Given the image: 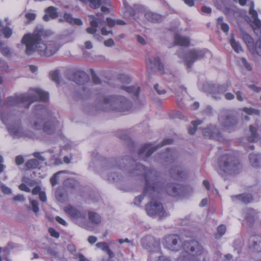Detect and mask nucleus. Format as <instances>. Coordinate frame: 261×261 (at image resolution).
<instances>
[{"label": "nucleus", "mask_w": 261, "mask_h": 261, "mask_svg": "<svg viewBox=\"0 0 261 261\" xmlns=\"http://www.w3.org/2000/svg\"><path fill=\"white\" fill-rule=\"evenodd\" d=\"M1 190L4 194L6 195H9L12 193L11 189L3 184L1 185Z\"/></svg>", "instance_id": "nucleus-51"}, {"label": "nucleus", "mask_w": 261, "mask_h": 261, "mask_svg": "<svg viewBox=\"0 0 261 261\" xmlns=\"http://www.w3.org/2000/svg\"><path fill=\"white\" fill-rule=\"evenodd\" d=\"M203 136L211 139H219L220 137V132L214 125H210L202 130Z\"/></svg>", "instance_id": "nucleus-15"}, {"label": "nucleus", "mask_w": 261, "mask_h": 261, "mask_svg": "<svg viewBox=\"0 0 261 261\" xmlns=\"http://www.w3.org/2000/svg\"><path fill=\"white\" fill-rule=\"evenodd\" d=\"M3 33L5 38H9L12 34V30L9 27H4L3 28Z\"/></svg>", "instance_id": "nucleus-48"}, {"label": "nucleus", "mask_w": 261, "mask_h": 261, "mask_svg": "<svg viewBox=\"0 0 261 261\" xmlns=\"http://www.w3.org/2000/svg\"><path fill=\"white\" fill-rule=\"evenodd\" d=\"M253 13V24L252 28L255 35L261 39V20L258 18L257 13L256 11H252Z\"/></svg>", "instance_id": "nucleus-18"}, {"label": "nucleus", "mask_w": 261, "mask_h": 261, "mask_svg": "<svg viewBox=\"0 0 261 261\" xmlns=\"http://www.w3.org/2000/svg\"><path fill=\"white\" fill-rule=\"evenodd\" d=\"M103 43L107 47H112L115 45V42L112 39H109L105 41Z\"/></svg>", "instance_id": "nucleus-62"}, {"label": "nucleus", "mask_w": 261, "mask_h": 261, "mask_svg": "<svg viewBox=\"0 0 261 261\" xmlns=\"http://www.w3.org/2000/svg\"><path fill=\"white\" fill-rule=\"evenodd\" d=\"M227 90V86L226 85H219L218 86V92L223 93Z\"/></svg>", "instance_id": "nucleus-64"}, {"label": "nucleus", "mask_w": 261, "mask_h": 261, "mask_svg": "<svg viewBox=\"0 0 261 261\" xmlns=\"http://www.w3.org/2000/svg\"><path fill=\"white\" fill-rule=\"evenodd\" d=\"M205 53V49H193L185 53L184 49L181 48L177 52V54L178 57L184 59L186 65L190 67L196 60L203 58Z\"/></svg>", "instance_id": "nucleus-7"}, {"label": "nucleus", "mask_w": 261, "mask_h": 261, "mask_svg": "<svg viewBox=\"0 0 261 261\" xmlns=\"http://www.w3.org/2000/svg\"><path fill=\"white\" fill-rule=\"evenodd\" d=\"M118 136L121 139L125 140L126 142H130V139L128 136L126 134L125 131L120 130L118 132Z\"/></svg>", "instance_id": "nucleus-44"}, {"label": "nucleus", "mask_w": 261, "mask_h": 261, "mask_svg": "<svg viewBox=\"0 0 261 261\" xmlns=\"http://www.w3.org/2000/svg\"><path fill=\"white\" fill-rule=\"evenodd\" d=\"M144 17L148 21L152 22H159L163 20V17L162 15L150 11L146 12Z\"/></svg>", "instance_id": "nucleus-28"}, {"label": "nucleus", "mask_w": 261, "mask_h": 261, "mask_svg": "<svg viewBox=\"0 0 261 261\" xmlns=\"http://www.w3.org/2000/svg\"><path fill=\"white\" fill-rule=\"evenodd\" d=\"M182 247L187 253L193 255H199L205 250L197 241L194 240L185 241Z\"/></svg>", "instance_id": "nucleus-10"}, {"label": "nucleus", "mask_w": 261, "mask_h": 261, "mask_svg": "<svg viewBox=\"0 0 261 261\" xmlns=\"http://www.w3.org/2000/svg\"><path fill=\"white\" fill-rule=\"evenodd\" d=\"M169 172L172 177L175 179L184 178L187 175V171L181 167H174L170 170Z\"/></svg>", "instance_id": "nucleus-22"}, {"label": "nucleus", "mask_w": 261, "mask_h": 261, "mask_svg": "<svg viewBox=\"0 0 261 261\" xmlns=\"http://www.w3.org/2000/svg\"><path fill=\"white\" fill-rule=\"evenodd\" d=\"M45 12L46 14L42 18L45 21H48L50 19H55L58 16L57 9L53 6H50L45 9Z\"/></svg>", "instance_id": "nucleus-25"}, {"label": "nucleus", "mask_w": 261, "mask_h": 261, "mask_svg": "<svg viewBox=\"0 0 261 261\" xmlns=\"http://www.w3.org/2000/svg\"><path fill=\"white\" fill-rule=\"evenodd\" d=\"M249 246L254 251H261V236L253 235L249 239Z\"/></svg>", "instance_id": "nucleus-20"}, {"label": "nucleus", "mask_w": 261, "mask_h": 261, "mask_svg": "<svg viewBox=\"0 0 261 261\" xmlns=\"http://www.w3.org/2000/svg\"><path fill=\"white\" fill-rule=\"evenodd\" d=\"M48 232L51 236L56 238H58L60 236L59 233L53 228H49L48 229Z\"/></svg>", "instance_id": "nucleus-60"}, {"label": "nucleus", "mask_w": 261, "mask_h": 261, "mask_svg": "<svg viewBox=\"0 0 261 261\" xmlns=\"http://www.w3.org/2000/svg\"><path fill=\"white\" fill-rule=\"evenodd\" d=\"M118 81L122 83L128 84L130 82V77L124 74H120L118 79Z\"/></svg>", "instance_id": "nucleus-45"}, {"label": "nucleus", "mask_w": 261, "mask_h": 261, "mask_svg": "<svg viewBox=\"0 0 261 261\" xmlns=\"http://www.w3.org/2000/svg\"><path fill=\"white\" fill-rule=\"evenodd\" d=\"M24 162V159L21 155H18L15 158V163L17 165H20Z\"/></svg>", "instance_id": "nucleus-63"}, {"label": "nucleus", "mask_w": 261, "mask_h": 261, "mask_svg": "<svg viewBox=\"0 0 261 261\" xmlns=\"http://www.w3.org/2000/svg\"><path fill=\"white\" fill-rule=\"evenodd\" d=\"M97 248L101 249L103 251H105L109 255L110 258L114 257V253L110 249L109 246L106 242H100L97 243L96 244Z\"/></svg>", "instance_id": "nucleus-33"}, {"label": "nucleus", "mask_w": 261, "mask_h": 261, "mask_svg": "<svg viewBox=\"0 0 261 261\" xmlns=\"http://www.w3.org/2000/svg\"><path fill=\"white\" fill-rule=\"evenodd\" d=\"M131 102L125 97L120 95L102 96L98 103V108L103 111L116 110L124 112L129 110Z\"/></svg>", "instance_id": "nucleus-4"}, {"label": "nucleus", "mask_w": 261, "mask_h": 261, "mask_svg": "<svg viewBox=\"0 0 261 261\" xmlns=\"http://www.w3.org/2000/svg\"><path fill=\"white\" fill-rule=\"evenodd\" d=\"M89 219L92 223L96 224L100 223L101 220L100 216L93 212H89Z\"/></svg>", "instance_id": "nucleus-36"}, {"label": "nucleus", "mask_w": 261, "mask_h": 261, "mask_svg": "<svg viewBox=\"0 0 261 261\" xmlns=\"http://www.w3.org/2000/svg\"><path fill=\"white\" fill-rule=\"evenodd\" d=\"M261 56V39H258L254 44V54Z\"/></svg>", "instance_id": "nucleus-42"}, {"label": "nucleus", "mask_w": 261, "mask_h": 261, "mask_svg": "<svg viewBox=\"0 0 261 261\" xmlns=\"http://www.w3.org/2000/svg\"><path fill=\"white\" fill-rule=\"evenodd\" d=\"M0 114L2 122L7 126L10 135L14 138L25 137L28 136L20 125L18 114H5L2 113V110Z\"/></svg>", "instance_id": "nucleus-5"}, {"label": "nucleus", "mask_w": 261, "mask_h": 261, "mask_svg": "<svg viewBox=\"0 0 261 261\" xmlns=\"http://www.w3.org/2000/svg\"><path fill=\"white\" fill-rule=\"evenodd\" d=\"M30 202L32 207V210L35 214L39 211V207L38 206V202L37 200L30 199Z\"/></svg>", "instance_id": "nucleus-46"}, {"label": "nucleus", "mask_w": 261, "mask_h": 261, "mask_svg": "<svg viewBox=\"0 0 261 261\" xmlns=\"http://www.w3.org/2000/svg\"><path fill=\"white\" fill-rule=\"evenodd\" d=\"M65 212L71 217L74 219L85 220L86 218V213L85 212H81L71 205H67L64 208Z\"/></svg>", "instance_id": "nucleus-16"}, {"label": "nucleus", "mask_w": 261, "mask_h": 261, "mask_svg": "<svg viewBox=\"0 0 261 261\" xmlns=\"http://www.w3.org/2000/svg\"><path fill=\"white\" fill-rule=\"evenodd\" d=\"M241 35L242 38L246 43L249 51L252 54H254V44L253 38L243 30L241 29Z\"/></svg>", "instance_id": "nucleus-17"}, {"label": "nucleus", "mask_w": 261, "mask_h": 261, "mask_svg": "<svg viewBox=\"0 0 261 261\" xmlns=\"http://www.w3.org/2000/svg\"><path fill=\"white\" fill-rule=\"evenodd\" d=\"M50 76L53 81L56 83H59V72L58 71H54L50 73Z\"/></svg>", "instance_id": "nucleus-50"}, {"label": "nucleus", "mask_w": 261, "mask_h": 261, "mask_svg": "<svg viewBox=\"0 0 261 261\" xmlns=\"http://www.w3.org/2000/svg\"><path fill=\"white\" fill-rule=\"evenodd\" d=\"M243 111L245 113H246L248 115H255L258 116L260 114V112H259V110H258L257 109H253L251 108H246V107L244 108L243 109Z\"/></svg>", "instance_id": "nucleus-40"}, {"label": "nucleus", "mask_w": 261, "mask_h": 261, "mask_svg": "<svg viewBox=\"0 0 261 261\" xmlns=\"http://www.w3.org/2000/svg\"><path fill=\"white\" fill-rule=\"evenodd\" d=\"M141 243L143 247L149 251H155L160 246V241L150 236L143 238L141 240Z\"/></svg>", "instance_id": "nucleus-11"}, {"label": "nucleus", "mask_w": 261, "mask_h": 261, "mask_svg": "<svg viewBox=\"0 0 261 261\" xmlns=\"http://www.w3.org/2000/svg\"><path fill=\"white\" fill-rule=\"evenodd\" d=\"M217 24L220 26L222 30L224 33H228L229 31V26L227 23L223 22V18L219 17L217 19Z\"/></svg>", "instance_id": "nucleus-39"}, {"label": "nucleus", "mask_w": 261, "mask_h": 261, "mask_svg": "<svg viewBox=\"0 0 261 261\" xmlns=\"http://www.w3.org/2000/svg\"><path fill=\"white\" fill-rule=\"evenodd\" d=\"M241 62L242 64L248 70H251L252 69L251 66L247 62V60L244 58H242L241 59Z\"/></svg>", "instance_id": "nucleus-57"}, {"label": "nucleus", "mask_w": 261, "mask_h": 261, "mask_svg": "<svg viewBox=\"0 0 261 261\" xmlns=\"http://www.w3.org/2000/svg\"><path fill=\"white\" fill-rule=\"evenodd\" d=\"M53 34L52 31L45 29L42 25H37L33 33L26 34L22 38L21 43L25 45V54L31 55L37 51L45 57L54 55L61 45L56 40L47 41Z\"/></svg>", "instance_id": "nucleus-2"}, {"label": "nucleus", "mask_w": 261, "mask_h": 261, "mask_svg": "<svg viewBox=\"0 0 261 261\" xmlns=\"http://www.w3.org/2000/svg\"><path fill=\"white\" fill-rule=\"evenodd\" d=\"M161 158L163 159L165 161L168 162H172L176 160L178 158L177 152L173 149H168L165 152L160 154Z\"/></svg>", "instance_id": "nucleus-24"}, {"label": "nucleus", "mask_w": 261, "mask_h": 261, "mask_svg": "<svg viewBox=\"0 0 261 261\" xmlns=\"http://www.w3.org/2000/svg\"><path fill=\"white\" fill-rule=\"evenodd\" d=\"M163 244L165 247L172 251H178L181 247V241L179 237L175 234H169L165 237Z\"/></svg>", "instance_id": "nucleus-9"}, {"label": "nucleus", "mask_w": 261, "mask_h": 261, "mask_svg": "<svg viewBox=\"0 0 261 261\" xmlns=\"http://www.w3.org/2000/svg\"><path fill=\"white\" fill-rule=\"evenodd\" d=\"M220 169L229 174H235L239 173L241 166L238 159L231 153L223 154L219 160Z\"/></svg>", "instance_id": "nucleus-6"}, {"label": "nucleus", "mask_w": 261, "mask_h": 261, "mask_svg": "<svg viewBox=\"0 0 261 261\" xmlns=\"http://www.w3.org/2000/svg\"><path fill=\"white\" fill-rule=\"evenodd\" d=\"M166 193L171 196H176L179 194L180 186L175 184H169L165 187Z\"/></svg>", "instance_id": "nucleus-27"}, {"label": "nucleus", "mask_w": 261, "mask_h": 261, "mask_svg": "<svg viewBox=\"0 0 261 261\" xmlns=\"http://www.w3.org/2000/svg\"><path fill=\"white\" fill-rule=\"evenodd\" d=\"M36 14L34 13H27L25 14V17L30 21L35 20Z\"/></svg>", "instance_id": "nucleus-59"}, {"label": "nucleus", "mask_w": 261, "mask_h": 261, "mask_svg": "<svg viewBox=\"0 0 261 261\" xmlns=\"http://www.w3.org/2000/svg\"><path fill=\"white\" fill-rule=\"evenodd\" d=\"M33 156L36 158L35 159H37L39 161L40 164L45 161V158L41 155L40 152H35L33 153Z\"/></svg>", "instance_id": "nucleus-52"}, {"label": "nucleus", "mask_w": 261, "mask_h": 261, "mask_svg": "<svg viewBox=\"0 0 261 261\" xmlns=\"http://www.w3.org/2000/svg\"><path fill=\"white\" fill-rule=\"evenodd\" d=\"M101 166V174L107 175V179L110 182L120 181L122 175L120 172L125 167L121 164H128L126 170L133 176L143 175L145 184L144 194L148 195L150 202L146 206V211L148 215L162 218L165 216L162 204L159 201L161 193L163 191V184L159 180V173L154 169H147L141 164L134 161L129 163L127 159H106L99 154L93 158L89 164V167L94 168V164Z\"/></svg>", "instance_id": "nucleus-1"}, {"label": "nucleus", "mask_w": 261, "mask_h": 261, "mask_svg": "<svg viewBox=\"0 0 261 261\" xmlns=\"http://www.w3.org/2000/svg\"><path fill=\"white\" fill-rule=\"evenodd\" d=\"M226 227L224 225H221L217 228V234L216 236V238L218 239L221 238L225 232Z\"/></svg>", "instance_id": "nucleus-43"}, {"label": "nucleus", "mask_w": 261, "mask_h": 261, "mask_svg": "<svg viewBox=\"0 0 261 261\" xmlns=\"http://www.w3.org/2000/svg\"><path fill=\"white\" fill-rule=\"evenodd\" d=\"M88 80V75L83 71H77L75 72L72 77V81L78 85H82L87 82Z\"/></svg>", "instance_id": "nucleus-21"}, {"label": "nucleus", "mask_w": 261, "mask_h": 261, "mask_svg": "<svg viewBox=\"0 0 261 261\" xmlns=\"http://www.w3.org/2000/svg\"><path fill=\"white\" fill-rule=\"evenodd\" d=\"M229 43L235 52L240 53L243 51L242 47L239 41H237L233 34H231L229 39Z\"/></svg>", "instance_id": "nucleus-32"}, {"label": "nucleus", "mask_w": 261, "mask_h": 261, "mask_svg": "<svg viewBox=\"0 0 261 261\" xmlns=\"http://www.w3.org/2000/svg\"><path fill=\"white\" fill-rule=\"evenodd\" d=\"M154 89L158 94L161 95L166 93V90L162 87H160L158 84L154 85Z\"/></svg>", "instance_id": "nucleus-54"}, {"label": "nucleus", "mask_w": 261, "mask_h": 261, "mask_svg": "<svg viewBox=\"0 0 261 261\" xmlns=\"http://www.w3.org/2000/svg\"><path fill=\"white\" fill-rule=\"evenodd\" d=\"M158 146L147 144L142 146L139 150L138 155L141 160L146 161L158 148Z\"/></svg>", "instance_id": "nucleus-13"}, {"label": "nucleus", "mask_w": 261, "mask_h": 261, "mask_svg": "<svg viewBox=\"0 0 261 261\" xmlns=\"http://www.w3.org/2000/svg\"><path fill=\"white\" fill-rule=\"evenodd\" d=\"M99 15L102 16V14L100 13V14H97L96 16L93 15L90 16L91 18L90 20L91 27L87 29V32L89 34H94L97 32V28L99 24L103 25L105 24V21L98 17Z\"/></svg>", "instance_id": "nucleus-14"}, {"label": "nucleus", "mask_w": 261, "mask_h": 261, "mask_svg": "<svg viewBox=\"0 0 261 261\" xmlns=\"http://www.w3.org/2000/svg\"><path fill=\"white\" fill-rule=\"evenodd\" d=\"M174 42L176 45L188 46L190 44V39L187 37L176 34L174 36Z\"/></svg>", "instance_id": "nucleus-30"}, {"label": "nucleus", "mask_w": 261, "mask_h": 261, "mask_svg": "<svg viewBox=\"0 0 261 261\" xmlns=\"http://www.w3.org/2000/svg\"><path fill=\"white\" fill-rule=\"evenodd\" d=\"M45 249L47 251V254H48L50 256L56 257L58 255V253L53 248L50 247H48Z\"/></svg>", "instance_id": "nucleus-56"}, {"label": "nucleus", "mask_w": 261, "mask_h": 261, "mask_svg": "<svg viewBox=\"0 0 261 261\" xmlns=\"http://www.w3.org/2000/svg\"><path fill=\"white\" fill-rule=\"evenodd\" d=\"M146 64L147 70L149 69L152 71H159L161 73H164V66L160 61L159 57H149L146 59Z\"/></svg>", "instance_id": "nucleus-12"}, {"label": "nucleus", "mask_w": 261, "mask_h": 261, "mask_svg": "<svg viewBox=\"0 0 261 261\" xmlns=\"http://www.w3.org/2000/svg\"><path fill=\"white\" fill-rule=\"evenodd\" d=\"M48 112L43 105L36 106L34 110V116L32 120L33 127L37 129H43L47 134H52L60 127V123L58 121L51 122L45 121L48 117Z\"/></svg>", "instance_id": "nucleus-3"}, {"label": "nucleus", "mask_w": 261, "mask_h": 261, "mask_svg": "<svg viewBox=\"0 0 261 261\" xmlns=\"http://www.w3.org/2000/svg\"><path fill=\"white\" fill-rule=\"evenodd\" d=\"M90 3V7L94 9L98 8L101 5V0H87Z\"/></svg>", "instance_id": "nucleus-41"}, {"label": "nucleus", "mask_w": 261, "mask_h": 261, "mask_svg": "<svg viewBox=\"0 0 261 261\" xmlns=\"http://www.w3.org/2000/svg\"><path fill=\"white\" fill-rule=\"evenodd\" d=\"M107 23L108 27L112 28L115 25L116 21L110 17H108L107 18Z\"/></svg>", "instance_id": "nucleus-61"}, {"label": "nucleus", "mask_w": 261, "mask_h": 261, "mask_svg": "<svg viewBox=\"0 0 261 261\" xmlns=\"http://www.w3.org/2000/svg\"><path fill=\"white\" fill-rule=\"evenodd\" d=\"M64 19L70 24H74L79 25L82 24V21L80 19L73 18L70 14L65 13L64 15Z\"/></svg>", "instance_id": "nucleus-35"}, {"label": "nucleus", "mask_w": 261, "mask_h": 261, "mask_svg": "<svg viewBox=\"0 0 261 261\" xmlns=\"http://www.w3.org/2000/svg\"><path fill=\"white\" fill-rule=\"evenodd\" d=\"M231 200L234 202H242L244 204H248L251 202L253 200L251 194L249 193H244L231 196Z\"/></svg>", "instance_id": "nucleus-19"}, {"label": "nucleus", "mask_w": 261, "mask_h": 261, "mask_svg": "<svg viewBox=\"0 0 261 261\" xmlns=\"http://www.w3.org/2000/svg\"><path fill=\"white\" fill-rule=\"evenodd\" d=\"M234 245H238L237 248H235L234 252H237V255L234 257L231 254L228 253L224 255L223 260L224 261H237L238 258V255L241 252V248L242 247V243L241 240L236 241L234 243Z\"/></svg>", "instance_id": "nucleus-23"}, {"label": "nucleus", "mask_w": 261, "mask_h": 261, "mask_svg": "<svg viewBox=\"0 0 261 261\" xmlns=\"http://www.w3.org/2000/svg\"><path fill=\"white\" fill-rule=\"evenodd\" d=\"M256 214V212L252 208H248L246 210L245 219L248 226L252 227L253 226Z\"/></svg>", "instance_id": "nucleus-26"}, {"label": "nucleus", "mask_w": 261, "mask_h": 261, "mask_svg": "<svg viewBox=\"0 0 261 261\" xmlns=\"http://www.w3.org/2000/svg\"><path fill=\"white\" fill-rule=\"evenodd\" d=\"M40 162L37 159H33L28 161L25 165L28 169H33L37 168Z\"/></svg>", "instance_id": "nucleus-37"}, {"label": "nucleus", "mask_w": 261, "mask_h": 261, "mask_svg": "<svg viewBox=\"0 0 261 261\" xmlns=\"http://www.w3.org/2000/svg\"><path fill=\"white\" fill-rule=\"evenodd\" d=\"M202 123V121L197 120L191 122L192 126H190L188 128V131L190 134L193 135L195 134L197 126Z\"/></svg>", "instance_id": "nucleus-38"}, {"label": "nucleus", "mask_w": 261, "mask_h": 261, "mask_svg": "<svg viewBox=\"0 0 261 261\" xmlns=\"http://www.w3.org/2000/svg\"><path fill=\"white\" fill-rule=\"evenodd\" d=\"M123 5L125 11V15L126 17H134L136 15V10H135L134 6L130 7L126 0L123 1Z\"/></svg>", "instance_id": "nucleus-34"}, {"label": "nucleus", "mask_w": 261, "mask_h": 261, "mask_svg": "<svg viewBox=\"0 0 261 261\" xmlns=\"http://www.w3.org/2000/svg\"><path fill=\"white\" fill-rule=\"evenodd\" d=\"M170 116L172 118H177L181 119L182 117L181 113L178 111H173L171 113Z\"/></svg>", "instance_id": "nucleus-58"}, {"label": "nucleus", "mask_w": 261, "mask_h": 261, "mask_svg": "<svg viewBox=\"0 0 261 261\" xmlns=\"http://www.w3.org/2000/svg\"><path fill=\"white\" fill-rule=\"evenodd\" d=\"M120 88L132 96L138 98L140 93V88L136 86H122Z\"/></svg>", "instance_id": "nucleus-31"}, {"label": "nucleus", "mask_w": 261, "mask_h": 261, "mask_svg": "<svg viewBox=\"0 0 261 261\" xmlns=\"http://www.w3.org/2000/svg\"><path fill=\"white\" fill-rule=\"evenodd\" d=\"M145 196L148 197V195H145L144 194L143 192L142 195L136 197L134 200V204L137 205H139L141 201H142V200L144 199Z\"/></svg>", "instance_id": "nucleus-53"}, {"label": "nucleus", "mask_w": 261, "mask_h": 261, "mask_svg": "<svg viewBox=\"0 0 261 261\" xmlns=\"http://www.w3.org/2000/svg\"><path fill=\"white\" fill-rule=\"evenodd\" d=\"M219 122L222 127L231 131L237 126L238 120L235 116L226 111H222L219 115Z\"/></svg>", "instance_id": "nucleus-8"}, {"label": "nucleus", "mask_w": 261, "mask_h": 261, "mask_svg": "<svg viewBox=\"0 0 261 261\" xmlns=\"http://www.w3.org/2000/svg\"><path fill=\"white\" fill-rule=\"evenodd\" d=\"M76 184V181L73 179H68L64 181V185L70 188H74Z\"/></svg>", "instance_id": "nucleus-47"}, {"label": "nucleus", "mask_w": 261, "mask_h": 261, "mask_svg": "<svg viewBox=\"0 0 261 261\" xmlns=\"http://www.w3.org/2000/svg\"><path fill=\"white\" fill-rule=\"evenodd\" d=\"M199 256H201L202 257V261H209L210 260V255L208 253L206 250H204L202 252ZM195 261H200V259H198Z\"/></svg>", "instance_id": "nucleus-55"}, {"label": "nucleus", "mask_w": 261, "mask_h": 261, "mask_svg": "<svg viewBox=\"0 0 261 261\" xmlns=\"http://www.w3.org/2000/svg\"><path fill=\"white\" fill-rule=\"evenodd\" d=\"M63 171H59L57 173H56L53 176H52L50 179V183L53 186H55L58 184L57 180H58V175L60 174L61 173L64 172Z\"/></svg>", "instance_id": "nucleus-49"}, {"label": "nucleus", "mask_w": 261, "mask_h": 261, "mask_svg": "<svg viewBox=\"0 0 261 261\" xmlns=\"http://www.w3.org/2000/svg\"><path fill=\"white\" fill-rule=\"evenodd\" d=\"M249 161L253 167H261V154L254 153L250 154L249 155Z\"/></svg>", "instance_id": "nucleus-29"}]
</instances>
